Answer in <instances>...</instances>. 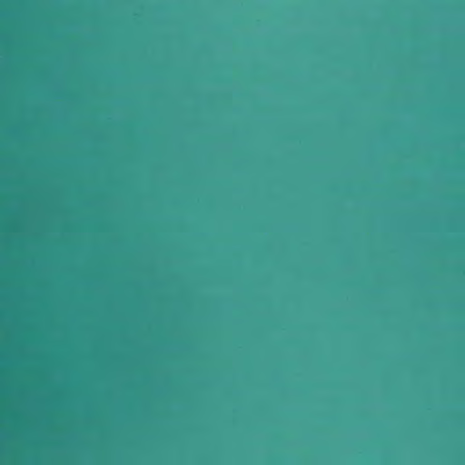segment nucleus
<instances>
[{"instance_id": "1", "label": "nucleus", "mask_w": 465, "mask_h": 465, "mask_svg": "<svg viewBox=\"0 0 465 465\" xmlns=\"http://www.w3.org/2000/svg\"><path fill=\"white\" fill-rule=\"evenodd\" d=\"M0 268H10V263H0Z\"/></svg>"}, {"instance_id": "2", "label": "nucleus", "mask_w": 465, "mask_h": 465, "mask_svg": "<svg viewBox=\"0 0 465 465\" xmlns=\"http://www.w3.org/2000/svg\"><path fill=\"white\" fill-rule=\"evenodd\" d=\"M0 262H10V258H0Z\"/></svg>"}]
</instances>
